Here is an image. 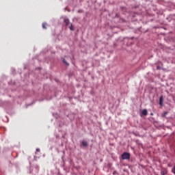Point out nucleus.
<instances>
[{"label":"nucleus","instance_id":"nucleus-6","mask_svg":"<svg viewBox=\"0 0 175 175\" xmlns=\"http://www.w3.org/2000/svg\"><path fill=\"white\" fill-rule=\"evenodd\" d=\"M142 114H143V116H147V114H148V112L147 111V109H144L142 111Z\"/></svg>","mask_w":175,"mask_h":175},{"label":"nucleus","instance_id":"nucleus-12","mask_svg":"<svg viewBox=\"0 0 175 175\" xmlns=\"http://www.w3.org/2000/svg\"><path fill=\"white\" fill-rule=\"evenodd\" d=\"M151 116H154V114H153V113H151Z\"/></svg>","mask_w":175,"mask_h":175},{"label":"nucleus","instance_id":"nucleus-10","mask_svg":"<svg viewBox=\"0 0 175 175\" xmlns=\"http://www.w3.org/2000/svg\"><path fill=\"white\" fill-rule=\"evenodd\" d=\"M36 151H37V152H40V149L37 148V149H36Z\"/></svg>","mask_w":175,"mask_h":175},{"label":"nucleus","instance_id":"nucleus-11","mask_svg":"<svg viewBox=\"0 0 175 175\" xmlns=\"http://www.w3.org/2000/svg\"><path fill=\"white\" fill-rule=\"evenodd\" d=\"M166 114H167V112L164 113L163 117H165V116H166Z\"/></svg>","mask_w":175,"mask_h":175},{"label":"nucleus","instance_id":"nucleus-5","mask_svg":"<svg viewBox=\"0 0 175 175\" xmlns=\"http://www.w3.org/2000/svg\"><path fill=\"white\" fill-rule=\"evenodd\" d=\"M64 23L66 26L69 25L70 24V22L69 21V19H64Z\"/></svg>","mask_w":175,"mask_h":175},{"label":"nucleus","instance_id":"nucleus-1","mask_svg":"<svg viewBox=\"0 0 175 175\" xmlns=\"http://www.w3.org/2000/svg\"><path fill=\"white\" fill-rule=\"evenodd\" d=\"M131 159V154L128 152H124L122 154V159Z\"/></svg>","mask_w":175,"mask_h":175},{"label":"nucleus","instance_id":"nucleus-4","mask_svg":"<svg viewBox=\"0 0 175 175\" xmlns=\"http://www.w3.org/2000/svg\"><path fill=\"white\" fill-rule=\"evenodd\" d=\"M167 171L166 170H161V175L167 174Z\"/></svg>","mask_w":175,"mask_h":175},{"label":"nucleus","instance_id":"nucleus-7","mask_svg":"<svg viewBox=\"0 0 175 175\" xmlns=\"http://www.w3.org/2000/svg\"><path fill=\"white\" fill-rule=\"evenodd\" d=\"M46 27H47V23H42V28L44 29H47Z\"/></svg>","mask_w":175,"mask_h":175},{"label":"nucleus","instance_id":"nucleus-8","mask_svg":"<svg viewBox=\"0 0 175 175\" xmlns=\"http://www.w3.org/2000/svg\"><path fill=\"white\" fill-rule=\"evenodd\" d=\"M63 62H64V64L67 65V66H69V63H68V62H66V60H65V59H63Z\"/></svg>","mask_w":175,"mask_h":175},{"label":"nucleus","instance_id":"nucleus-9","mask_svg":"<svg viewBox=\"0 0 175 175\" xmlns=\"http://www.w3.org/2000/svg\"><path fill=\"white\" fill-rule=\"evenodd\" d=\"M69 29H70V31H75V29L73 28V25H70V26L69 27Z\"/></svg>","mask_w":175,"mask_h":175},{"label":"nucleus","instance_id":"nucleus-3","mask_svg":"<svg viewBox=\"0 0 175 175\" xmlns=\"http://www.w3.org/2000/svg\"><path fill=\"white\" fill-rule=\"evenodd\" d=\"M81 144L83 147H88V143L85 141H82Z\"/></svg>","mask_w":175,"mask_h":175},{"label":"nucleus","instance_id":"nucleus-2","mask_svg":"<svg viewBox=\"0 0 175 175\" xmlns=\"http://www.w3.org/2000/svg\"><path fill=\"white\" fill-rule=\"evenodd\" d=\"M160 106H163V96H161L159 98Z\"/></svg>","mask_w":175,"mask_h":175}]
</instances>
